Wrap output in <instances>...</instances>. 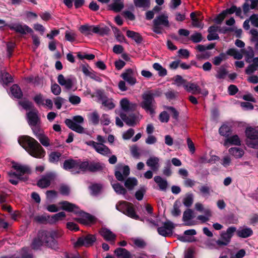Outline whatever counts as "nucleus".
<instances>
[{"instance_id": "obj_1", "label": "nucleus", "mask_w": 258, "mask_h": 258, "mask_svg": "<svg viewBox=\"0 0 258 258\" xmlns=\"http://www.w3.org/2000/svg\"><path fill=\"white\" fill-rule=\"evenodd\" d=\"M19 144L32 156L41 158L45 156V152L41 145L33 138L29 136L19 137Z\"/></svg>"}, {"instance_id": "obj_2", "label": "nucleus", "mask_w": 258, "mask_h": 258, "mask_svg": "<svg viewBox=\"0 0 258 258\" xmlns=\"http://www.w3.org/2000/svg\"><path fill=\"white\" fill-rule=\"evenodd\" d=\"M156 96V92L154 90L146 91L142 94L143 101L141 103V106L146 112L154 115L157 108L156 102L154 99Z\"/></svg>"}, {"instance_id": "obj_3", "label": "nucleus", "mask_w": 258, "mask_h": 258, "mask_svg": "<svg viewBox=\"0 0 258 258\" xmlns=\"http://www.w3.org/2000/svg\"><path fill=\"white\" fill-rule=\"evenodd\" d=\"M153 24V31L157 34H161L163 27H170L168 16L166 14L158 15L154 19Z\"/></svg>"}, {"instance_id": "obj_4", "label": "nucleus", "mask_w": 258, "mask_h": 258, "mask_svg": "<svg viewBox=\"0 0 258 258\" xmlns=\"http://www.w3.org/2000/svg\"><path fill=\"white\" fill-rule=\"evenodd\" d=\"M116 209L128 217L136 219H139V216L136 214L133 205L126 201H121L116 205Z\"/></svg>"}, {"instance_id": "obj_5", "label": "nucleus", "mask_w": 258, "mask_h": 258, "mask_svg": "<svg viewBox=\"0 0 258 258\" xmlns=\"http://www.w3.org/2000/svg\"><path fill=\"white\" fill-rule=\"evenodd\" d=\"M84 122V118L81 115L75 116L72 119H66V124L73 131L80 134L84 133V128L79 124Z\"/></svg>"}, {"instance_id": "obj_6", "label": "nucleus", "mask_w": 258, "mask_h": 258, "mask_svg": "<svg viewBox=\"0 0 258 258\" xmlns=\"http://www.w3.org/2000/svg\"><path fill=\"white\" fill-rule=\"evenodd\" d=\"M236 231V227L234 226L229 227L226 231H223L221 233L220 239L216 241V244L219 247L227 245L230 242L233 233Z\"/></svg>"}, {"instance_id": "obj_7", "label": "nucleus", "mask_w": 258, "mask_h": 258, "mask_svg": "<svg viewBox=\"0 0 258 258\" xmlns=\"http://www.w3.org/2000/svg\"><path fill=\"white\" fill-rule=\"evenodd\" d=\"M245 135L248 139L247 145L252 148H258V131L254 128H246Z\"/></svg>"}, {"instance_id": "obj_8", "label": "nucleus", "mask_w": 258, "mask_h": 258, "mask_svg": "<svg viewBox=\"0 0 258 258\" xmlns=\"http://www.w3.org/2000/svg\"><path fill=\"white\" fill-rule=\"evenodd\" d=\"M85 144L93 148L96 152L103 156H109L112 154L110 149L104 144H99L93 141H86Z\"/></svg>"}, {"instance_id": "obj_9", "label": "nucleus", "mask_w": 258, "mask_h": 258, "mask_svg": "<svg viewBox=\"0 0 258 258\" xmlns=\"http://www.w3.org/2000/svg\"><path fill=\"white\" fill-rule=\"evenodd\" d=\"M96 240V237L95 235L87 234L79 237L74 245L76 247L82 246L89 247L92 246Z\"/></svg>"}, {"instance_id": "obj_10", "label": "nucleus", "mask_w": 258, "mask_h": 258, "mask_svg": "<svg viewBox=\"0 0 258 258\" xmlns=\"http://www.w3.org/2000/svg\"><path fill=\"white\" fill-rule=\"evenodd\" d=\"M121 77L131 85H134L137 83L136 73L133 69L126 70L121 74Z\"/></svg>"}, {"instance_id": "obj_11", "label": "nucleus", "mask_w": 258, "mask_h": 258, "mask_svg": "<svg viewBox=\"0 0 258 258\" xmlns=\"http://www.w3.org/2000/svg\"><path fill=\"white\" fill-rule=\"evenodd\" d=\"M174 228L172 222L167 221L164 222L162 226L158 227L157 231L160 235L166 237L172 235Z\"/></svg>"}, {"instance_id": "obj_12", "label": "nucleus", "mask_w": 258, "mask_h": 258, "mask_svg": "<svg viewBox=\"0 0 258 258\" xmlns=\"http://www.w3.org/2000/svg\"><path fill=\"white\" fill-rule=\"evenodd\" d=\"M28 123L30 126L41 123L38 115V111L36 109H33L27 113Z\"/></svg>"}, {"instance_id": "obj_13", "label": "nucleus", "mask_w": 258, "mask_h": 258, "mask_svg": "<svg viewBox=\"0 0 258 258\" xmlns=\"http://www.w3.org/2000/svg\"><path fill=\"white\" fill-rule=\"evenodd\" d=\"M8 26L11 30L22 34H26V33L33 32L32 29L26 25L16 23L8 25Z\"/></svg>"}, {"instance_id": "obj_14", "label": "nucleus", "mask_w": 258, "mask_h": 258, "mask_svg": "<svg viewBox=\"0 0 258 258\" xmlns=\"http://www.w3.org/2000/svg\"><path fill=\"white\" fill-rule=\"evenodd\" d=\"M120 117L130 126H135L139 123L140 119L134 114L127 116L124 113H120Z\"/></svg>"}, {"instance_id": "obj_15", "label": "nucleus", "mask_w": 258, "mask_h": 258, "mask_svg": "<svg viewBox=\"0 0 258 258\" xmlns=\"http://www.w3.org/2000/svg\"><path fill=\"white\" fill-rule=\"evenodd\" d=\"M119 105L121 109L126 112L134 111L137 107V104L130 102L126 98L121 99Z\"/></svg>"}, {"instance_id": "obj_16", "label": "nucleus", "mask_w": 258, "mask_h": 258, "mask_svg": "<svg viewBox=\"0 0 258 258\" xmlns=\"http://www.w3.org/2000/svg\"><path fill=\"white\" fill-rule=\"evenodd\" d=\"M103 238L111 244H114L116 238V235L106 228H102L99 231Z\"/></svg>"}, {"instance_id": "obj_17", "label": "nucleus", "mask_w": 258, "mask_h": 258, "mask_svg": "<svg viewBox=\"0 0 258 258\" xmlns=\"http://www.w3.org/2000/svg\"><path fill=\"white\" fill-rule=\"evenodd\" d=\"M59 205L61 206V209L63 210L73 212L75 214L79 213V209L76 205L71 203L68 201H62L59 203Z\"/></svg>"}, {"instance_id": "obj_18", "label": "nucleus", "mask_w": 258, "mask_h": 258, "mask_svg": "<svg viewBox=\"0 0 258 258\" xmlns=\"http://www.w3.org/2000/svg\"><path fill=\"white\" fill-rule=\"evenodd\" d=\"M57 82L62 86H64L67 90H70L74 85V81L70 78H64L63 75L60 74L57 77Z\"/></svg>"}, {"instance_id": "obj_19", "label": "nucleus", "mask_w": 258, "mask_h": 258, "mask_svg": "<svg viewBox=\"0 0 258 258\" xmlns=\"http://www.w3.org/2000/svg\"><path fill=\"white\" fill-rule=\"evenodd\" d=\"M13 167L18 172L16 174L21 177L25 174H30L31 172L30 168L27 165L15 163L13 164Z\"/></svg>"}, {"instance_id": "obj_20", "label": "nucleus", "mask_w": 258, "mask_h": 258, "mask_svg": "<svg viewBox=\"0 0 258 258\" xmlns=\"http://www.w3.org/2000/svg\"><path fill=\"white\" fill-rule=\"evenodd\" d=\"M98 98L101 101L102 105L107 109H112L115 107V105L112 98H108L103 94H99Z\"/></svg>"}, {"instance_id": "obj_21", "label": "nucleus", "mask_w": 258, "mask_h": 258, "mask_svg": "<svg viewBox=\"0 0 258 258\" xmlns=\"http://www.w3.org/2000/svg\"><path fill=\"white\" fill-rule=\"evenodd\" d=\"M53 179V175L52 174H47L38 180L37 185L40 188H46L49 186Z\"/></svg>"}, {"instance_id": "obj_22", "label": "nucleus", "mask_w": 258, "mask_h": 258, "mask_svg": "<svg viewBox=\"0 0 258 258\" xmlns=\"http://www.w3.org/2000/svg\"><path fill=\"white\" fill-rule=\"evenodd\" d=\"M124 8L123 0H113L112 3L108 6V9L114 12H120Z\"/></svg>"}, {"instance_id": "obj_23", "label": "nucleus", "mask_w": 258, "mask_h": 258, "mask_svg": "<svg viewBox=\"0 0 258 258\" xmlns=\"http://www.w3.org/2000/svg\"><path fill=\"white\" fill-rule=\"evenodd\" d=\"M77 160L70 159L64 161L63 168L65 170H70L73 174L76 173Z\"/></svg>"}, {"instance_id": "obj_24", "label": "nucleus", "mask_w": 258, "mask_h": 258, "mask_svg": "<svg viewBox=\"0 0 258 258\" xmlns=\"http://www.w3.org/2000/svg\"><path fill=\"white\" fill-rule=\"evenodd\" d=\"M160 159L158 157L152 156L150 157L146 162V164L153 171H157L160 167Z\"/></svg>"}, {"instance_id": "obj_25", "label": "nucleus", "mask_w": 258, "mask_h": 258, "mask_svg": "<svg viewBox=\"0 0 258 258\" xmlns=\"http://www.w3.org/2000/svg\"><path fill=\"white\" fill-rule=\"evenodd\" d=\"M194 217V211L190 209L185 210L183 214V220L185 222V225L187 226H192L195 224L193 222L190 220Z\"/></svg>"}, {"instance_id": "obj_26", "label": "nucleus", "mask_w": 258, "mask_h": 258, "mask_svg": "<svg viewBox=\"0 0 258 258\" xmlns=\"http://www.w3.org/2000/svg\"><path fill=\"white\" fill-rule=\"evenodd\" d=\"M76 220L81 224L88 225L94 221V218L89 214L84 213L81 217L76 218Z\"/></svg>"}, {"instance_id": "obj_27", "label": "nucleus", "mask_w": 258, "mask_h": 258, "mask_svg": "<svg viewBox=\"0 0 258 258\" xmlns=\"http://www.w3.org/2000/svg\"><path fill=\"white\" fill-rule=\"evenodd\" d=\"M122 173L123 174H122L119 171H115V176L118 180L123 181L124 178L130 174V170L128 166L125 165L122 167Z\"/></svg>"}, {"instance_id": "obj_28", "label": "nucleus", "mask_w": 258, "mask_h": 258, "mask_svg": "<svg viewBox=\"0 0 258 258\" xmlns=\"http://www.w3.org/2000/svg\"><path fill=\"white\" fill-rule=\"evenodd\" d=\"M184 89L188 92H191L194 94H200L201 88L196 84L194 83H188L184 86Z\"/></svg>"}, {"instance_id": "obj_29", "label": "nucleus", "mask_w": 258, "mask_h": 258, "mask_svg": "<svg viewBox=\"0 0 258 258\" xmlns=\"http://www.w3.org/2000/svg\"><path fill=\"white\" fill-rule=\"evenodd\" d=\"M76 173H84L87 172L88 161H82L77 160Z\"/></svg>"}, {"instance_id": "obj_30", "label": "nucleus", "mask_w": 258, "mask_h": 258, "mask_svg": "<svg viewBox=\"0 0 258 258\" xmlns=\"http://www.w3.org/2000/svg\"><path fill=\"white\" fill-rule=\"evenodd\" d=\"M252 61V63L248 65L245 69L247 75H251L258 69V57H254Z\"/></svg>"}, {"instance_id": "obj_31", "label": "nucleus", "mask_w": 258, "mask_h": 258, "mask_svg": "<svg viewBox=\"0 0 258 258\" xmlns=\"http://www.w3.org/2000/svg\"><path fill=\"white\" fill-rule=\"evenodd\" d=\"M39 235L42 239L44 244L47 246L50 245L54 241L51 236L47 233V231H40Z\"/></svg>"}, {"instance_id": "obj_32", "label": "nucleus", "mask_w": 258, "mask_h": 258, "mask_svg": "<svg viewBox=\"0 0 258 258\" xmlns=\"http://www.w3.org/2000/svg\"><path fill=\"white\" fill-rule=\"evenodd\" d=\"M134 4L136 8L145 10L150 7V0H134Z\"/></svg>"}, {"instance_id": "obj_33", "label": "nucleus", "mask_w": 258, "mask_h": 258, "mask_svg": "<svg viewBox=\"0 0 258 258\" xmlns=\"http://www.w3.org/2000/svg\"><path fill=\"white\" fill-rule=\"evenodd\" d=\"M236 233L238 236L240 237L247 238L252 234L253 231L251 228L246 227L239 228L236 231Z\"/></svg>"}, {"instance_id": "obj_34", "label": "nucleus", "mask_w": 258, "mask_h": 258, "mask_svg": "<svg viewBox=\"0 0 258 258\" xmlns=\"http://www.w3.org/2000/svg\"><path fill=\"white\" fill-rule=\"evenodd\" d=\"M154 180L158 184L161 190H166L168 185L167 181L166 179L162 178L160 176H156L154 177Z\"/></svg>"}, {"instance_id": "obj_35", "label": "nucleus", "mask_w": 258, "mask_h": 258, "mask_svg": "<svg viewBox=\"0 0 258 258\" xmlns=\"http://www.w3.org/2000/svg\"><path fill=\"white\" fill-rule=\"evenodd\" d=\"M242 52L245 56V60L246 62L250 63L251 59L253 58L254 55V51L251 47H247L245 49L242 50Z\"/></svg>"}, {"instance_id": "obj_36", "label": "nucleus", "mask_w": 258, "mask_h": 258, "mask_svg": "<svg viewBox=\"0 0 258 258\" xmlns=\"http://www.w3.org/2000/svg\"><path fill=\"white\" fill-rule=\"evenodd\" d=\"M126 36L132 38L137 43H141L143 41V38L141 35L137 32L133 31L127 30L126 31Z\"/></svg>"}, {"instance_id": "obj_37", "label": "nucleus", "mask_w": 258, "mask_h": 258, "mask_svg": "<svg viewBox=\"0 0 258 258\" xmlns=\"http://www.w3.org/2000/svg\"><path fill=\"white\" fill-rule=\"evenodd\" d=\"M87 167V172H95L102 169V166L99 162L88 161V166Z\"/></svg>"}, {"instance_id": "obj_38", "label": "nucleus", "mask_w": 258, "mask_h": 258, "mask_svg": "<svg viewBox=\"0 0 258 258\" xmlns=\"http://www.w3.org/2000/svg\"><path fill=\"white\" fill-rule=\"evenodd\" d=\"M114 253L118 258H131L130 252L125 248H117Z\"/></svg>"}, {"instance_id": "obj_39", "label": "nucleus", "mask_w": 258, "mask_h": 258, "mask_svg": "<svg viewBox=\"0 0 258 258\" xmlns=\"http://www.w3.org/2000/svg\"><path fill=\"white\" fill-rule=\"evenodd\" d=\"M66 216V214L63 212H60L52 215V216H49V223L51 224L55 223L58 221L62 220Z\"/></svg>"}, {"instance_id": "obj_40", "label": "nucleus", "mask_w": 258, "mask_h": 258, "mask_svg": "<svg viewBox=\"0 0 258 258\" xmlns=\"http://www.w3.org/2000/svg\"><path fill=\"white\" fill-rule=\"evenodd\" d=\"M227 54L232 56L235 59H241L243 57V52L234 48L229 49L226 52Z\"/></svg>"}, {"instance_id": "obj_41", "label": "nucleus", "mask_w": 258, "mask_h": 258, "mask_svg": "<svg viewBox=\"0 0 258 258\" xmlns=\"http://www.w3.org/2000/svg\"><path fill=\"white\" fill-rule=\"evenodd\" d=\"M204 215H199L197 217V219L201 221L202 223H205L210 220V218L212 216V213L211 210L206 209L204 210Z\"/></svg>"}, {"instance_id": "obj_42", "label": "nucleus", "mask_w": 258, "mask_h": 258, "mask_svg": "<svg viewBox=\"0 0 258 258\" xmlns=\"http://www.w3.org/2000/svg\"><path fill=\"white\" fill-rule=\"evenodd\" d=\"M9 175L12 178L9 179V181L14 185H16L18 184L19 180H26L27 179V177L26 176L25 177H21L15 173H10Z\"/></svg>"}, {"instance_id": "obj_43", "label": "nucleus", "mask_w": 258, "mask_h": 258, "mask_svg": "<svg viewBox=\"0 0 258 258\" xmlns=\"http://www.w3.org/2000/svg\"><path fill=\"white\" fill-rule=\"evenodd\" d=\"M11 92L12 95L16 98H21L23 96L22 92L17 85H13L11 87Z\"/></svg>"}, {"instance_id": "obj_44", "label": "nucleus", "mask_w": 258, "mask_h": 258, "mask_svg": "<svg viewBox=\"0 0 258 258\" xmlns=\"http://www.w3.org/2000/svg\"><path fill=\"white\" fill-rule=\"evenodd\" d=\"M229 153L236 158H241L244 154V151L242 149L237 148H231L229 150Z\"/></svg>"}, {"instance_id": "obj_45", "label": "nucleus", "mask_w": 258, "mask_h": 258, "mask_svg": "<svg viewBox=\"0 0 258 258\" xmlns=\"http://www.w3.org/2000/svg\"><path fill=\"white\" fill-rule=\"evenodd\" d=\"M44 244L43 240L39 235V233L31 243V247L34 249H37Z\"/></svg>"}, {"instance_id": "obj_46", "label": "nucleus", "mask_w": 258, "mask_h": 258, "mask_svg": "<svg viewBox=\"0 0 258 258\" xmlns=\"http://www.w3.org/2000/svg\"><path fill=\"white\" fill-rule=\"evenodd\" d=\"M138 184V181L134 177L128 178L124 182L125 186L128 189H133Z\"/></svg>"}, {"instance_id": "obj_47", "label": "nucleus", "mask_w": 258, "mask_h": 258, "mask_svg": "<svg viewBox=\"0 0 258 258\" xmlns=\"http://www.w3.org/2000/svg\"><path fill=\"white\" fill-rule=\"evenodd\" d=\"M99 115L96 111L90 113L88 116L89 120L94 125H97L99 123Z\"/></svg>"}, {"instance_id": "obj_48", "label": "nucleus", "mask_w": 258, "mask_h": 258, "mask_svg": "<svg viewBox=\"0 0 258 258\" xmlns=\"http://www.w3.org/2000/svg\"><path fill=\"white\" fill-rule=\"evenodd\" d=\"M228 144L234 145H240V140L237 135L232 136L227 138L225 142V145H226Z\"/></svg>"}, {"instance_id": "obj_49", "label": "nucleus", "mask_w": 258, "mask_h": 258, "mask_svg": "<svg viewBox=\"0 0 258 258\" xmlns=\"http://www.w3.org/2000/svg\"><path fill=\"white\" fill-rule=\"evenodd\" d=\"M153 68L156 71H158L159 76L164 77L167 75V70L166 69L162 67L159 63H154L153 65Z\"/></svg>"}, {"instance_id": "obj_50", "label": "nucleus", "mask_w": 258, "mask_h": 258, "mask_svg": "<svg viewBox=\"0 0 258 258\" xmlns=\"http://www.w3.org/2000/svg\"><path fill=\"white\" fill-rule=\"evenodd\" d=\"M174 84L176 85L177 87H180L183 86L184 88V86L186 85V80L184 79L181 76L176 75L175 76L173 79Z\"/></svg>"}, {"instance_id": "obj_51", "label": "nucleus", "mask_w": 258, "mask_h": 258, "mask_svg": "<svg viewBox=\"0 0 258 258\" xmlns=\"http://www.w3.org/2000/svg\"><path fill=\"white\" fill-rule=\"evenodd\" d=\"M30 127L34 135L37 138L44 134L43 130L41 128V124H36Z\"/></svg>"}, {"instance_id": "obj_52", "label": "nucleus", "mask_w": 258, "mask_h": 258, "mask_svg": "<svg viewBox=\"0 0 258 258\" xmlns=\"http://www.w3.org/2000/svg\"><path fill=\"white\" fill-rule=\"evenodd\" d=\"M197 233L196 231L194 229H189L185 230L184 232V234L185 236H178V239L182 242H188L190 240L186 237L187 235H195Z\"/></svg>"}, {"instance_id": "obj_53", "label": "nucleus", "mask_w": 258, "mask_h": 258, "mask_svg": "<svg viewBox=\"0 0 258 258\" xmlns=\"http://www.w3.org/2000/svg\"><path fill=\"white\" fill-rule=\"evenodd\" d=\"M34 220L40 223H49V215L44 214L42 215H37L35 216Z\"/></svg>"}, {"instance_id": "obj_54", "label": "nucleus", "mask_w": 258, "mask_h": 258, "mask_svg": "<svg viewBox=\"0 0 258 258\" xmlns=\"http://www.w3.org/2000/svg\"><path fill=\"white\" fill-rule=\"evenodd\" d=\"M194 202V196L192 194H187L183 199V204L186 207H189L191 206Z\"/></svg>"}, {"instance_id": "obj_55", "label": "nucleus", "mask_w": 258, "mask_h": 258, "mask_svg": "<svg viewBox=\"0 0 258 258\" xmlns=\"http://www.w3.org/2000/svg\"><path fill=\"white\" fill-rule=\"evenodd\" d=\"M19 104L25 110H30L34 108L33 103L28 100H23L19 102Z\"/></svg>"}, {"instance_id": "obj_56", "label": "nucleus", "mask_w": 258, "mask_h": 258, "mask_svg": "<svg viewBox=\"0 0 258 258\" xmlns=\"http://www.w3.org/2000/svg\"><path fill=\"white\" fill-rule=\"evenodd\" d=\"M91 195L96 196L98 195L102 189V185L98 183H94L89 187Z\"/></svg>"}, {"instance_id": "obj_57", "label": "nucleus", "mask_w": 258, "mask_h": 258, "mask_svg": "<svg viewBox=\"0 0 258 258\" xmlns=\"http://www.w3.org/2000/svg\"><path fill=\"white\" fill-rule=\"evenodd\" d=\"M112 187L117 194L124 195L126 193L125 188L118 183L112 184Z\"/></svg>"}, {"instance_id": "obj_58", "label": "nucleus", "mask_w": 258, "mask_h": 258, "mask_svg": "<svg viewBox=\"0 0 258 258\" xmlns=\"http://www.w3.org/2000/svg\"><path fill=\"white\" fill-rule=\"evenodd\" d=\"M64 37L66 40L73 42L76 39L77 34L73 31H66Z\"/></svg>"}, {"instance_id": "obj_59", "label": "nucleus", "mask_w": 258, "mask_h": 258, "mask_svg": "<svg viewBox=\"0 0 258 258\" xmlns=\"http://www.w3.org/2000/svg\"><path fill=\"white\" fill-rule=\"evenodd\" d=\"M37 139L43 146L47 147L50 146V140L45 134H43L37 138Z\"/></svg>"}, {"instance_id": "obj_60", "label": "nucleus", "mask_w": 258, "mask_h": 258, "mask_svg": "<svg viewBox=\"0 0 258 258\" xmlns=\"http://www.w3.org/2000/svg\"><path fill=\"white\" fill-rule=\"evenodd\" d=\"M226 54L224 53H221L218 56L214 57L213 59V63L215 66H218L223 60L226 59Z\"/></svg>"}, {"instance_id": "obj_61", "label": "nucleus", "mask_w": 258, "mask_h": 258, "mask_svg": "<svg viewBox=\"0 0 258 258\" xmlns=\"http://www.w3.org/2000/svg\"><path fill=\"white\" fill-rule=\"evenodd\" d=\"M219 132L221 136L227 137L230 134V128L227 125H223L220 127Z\"/></svg>"}, {"instance_id": "obj_62", "label": "nucleus", "mask_w": 258, "mask_h": 258, "mask_svg": "<svg viewBox=\"0 0 258 258\" xmlns=\"http://www.w3.org/2000/svg\"><path fill=\"white\" fill-rule=\"evenodd\" d=\"M79 30L85 35H89L92 34L91 26L90 25H82L80 27Z\"/></svg>"}, {"instance_id": "obj_63", "label": "nucleus", "mask_w": 258, "mask_h": 258, "mask_svg": "<svg viewBox=\"0 0 258 258\" xmlns=\"http://www.w3.org/2000/svg\"><path fill=\"white\" fill-rule=\"evenodd\" d=\"M227 73L228 72L226 70L225 68L221 67L217 71L216 77L218 79H223L225 78Z\"/></svg>"}, {"instance_id": "obj_64", "label": "nucleus", "mask_w": 258, "mask_h": 258, "mask_svg": "<svg viewBox=\"0 0 258 258\" xmlns=\"http://www.w3.org/2000/svg\"><path fill=\"white\" fill-rule=\"evenodd\" d=\"M33 100L39 106L44 105V99L43 95L41 94L36 95L33 97Z\"/></svg>"}]
</instances>
